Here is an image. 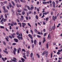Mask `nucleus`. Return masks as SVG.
<instances>
[{"label":"nucleus","instance_id":"nucleus-1","mask_svg":"<svg viewBox=\"0 0 62 62\" xmlns=\"http://www.w3.org/2000/svg\"><path fill=\"white\" fill-rule=\"evenodd\" d=\"M59 15V13H58L57 15V16H55L54 17V16H53L52 17V20L54 21H55V20H56L57 19V17H58Z\"/></svg>","mask_w":62,"mask_h":62},{"label":"nucleus","instance_id":"nucleus-2","mask_svg":"<svg viewBox=\"0 0 62 62\" xmlns=\"http://www.w3.org/2000/svg\"><path fill=\"white\" fill-rule=\"evenodd\" d=\"M13 59H11V60L13 62H17V61H16V58L15 57H13Z\"/></svg>","mask_w":62,"mask_h":62},{"label":"nucleus","instance_id":"nucleus-3","mask_svg":"<svg viewBox=\"0 0 62 62\" xmlns=\"http://www.w3.org/2000/svg\"><path fill=\"white\" fill-rule=\"evenodd\" d=\"M47 38L49 39V40H50L51 39V36L49 34H48V35Z\"/></svg>","mask_w":62,"mask_h":62},{"label":"nucleus","instance_id":"nucleus-4","mask_svg":"<svg viewBox=\"0 0 62 62\" xmlns=\"http://www.w3.org/2000/svg\"><path fill=\"white\" fill-rule=\"evenodd\" d=\"M52 4L53 5V6L54 7V8H56V7L55 6V2H54V1H53L52 2Z\"/></svg>","mask_w":62,"mask_h":62},{"label":"nucleus","instance_id":"nucleus-5","mask_svg":"<svg viewBox=\"0 0 62 62\" xmlns=\"http://www.w3.org/2000/svg\"><path fill=\"white\" fill-rule=\"evenodd\" d=\"M22 24L23 27H24L26 25V23H22Z\"/></svg>","mask_w":62,"mask_h":62},{"label":"nucleus","instance_id":"nucleus-6","mask_svg":"<svg viewBox=\"0 0 62 62\" xmlns=\"http://www.w3.org/2000/svg\"><path fill=\"white\" fill-rule=\"evenodd\" d=\"M14 40L15 41V42H18V39L15 38L14 39Z\"/></svg>","mask_w":62,"mask_h":62},{"label":"nucleus","instance_id":"nucleus-7","mask_svg":"<svg viewBox=\"0 0 62 62\" xmlns=\"http://www.w3.org/2000/svg\"><path fill=\"white\" fill-rule=\"evenodd\" d=\"M15 35V33H14L13 34H12L11 35V36H12V38H15V37H14V35Z\"/></svg>","mask_w":62,"mask_h":62},{"label":"nucleus","instance_id":"nucleus-8","mask_svg":"<svg viewBox=\"0 0 62 62\" xmlns=\"http://www.w3.org/2000/svg\"><path fill=\"white\" fill-rule=\"evenodd\" d=\"M48 52H46L45 56L46 57H47L48 56Z\"/></svg>","mask_w":62,"mask_h":62},{"label":"nucleus","instance_id":"nucleus-9","mask_svg":"<svg viewBox=\"0 0 62 62\" xmlns=\"http://www.w3.org/2000/svg\"><path fill=\"white\" fill-rule=\"evenodd\" d=\"M43 40L42 41L43 43H44V42H45V37H44L43 38Z\"/></svg>","mask_w":62,"mask_h":62},{"label":"nucleus","instance_id":"nucleus-10","mask_svg":"<svg viewBox=\"0 0 62 62\" xmlns=\"http://www.w3.org/2000/svg\"><path fill=\"white\" fill-rule=\"evenodd\" d=\"M28 36H29L31 39H33V37H32V36H31V35L30 34H29L28 35Z\"/></svg>","mask_w":62,"mask_h":62},{"label":"nucleus","instance_id":"nucleus-11","mask_svg":"<svg viewBox=\"0 0 62 62\" xmlns=\"http://www.w3.org/2000/svg\"><path fill=\"white\" fill-rule=\"evenodd\" d=\"M21 59L22 62H24L25 61V60L23 58H21Z\"/></svg>","mask_w":62,"mask_h":62},{"label":"nucleus","instance_id":"nucleus-12","mask_svg":"<svg viewBox=\"0 0 62 62\" xmlns=\"http://www.w3.org/2000/svg\"><path fill=\"white\" fill-rule=\"evenodd\" d=\"M23 16L22 15L21 16V18H20V20H23Z\"/></svg>","mask_w":62,"mask_h":62},{"label":"nucleus","instance_id":"nucleus-13","mask_svg":"<svg viewBox=\"0 0 62 62\" xmlns=\"http://www.w3.org/2000/svg\"><path fill=\"white\" fill-rule=\"evenodd\" d=\"M3 52L4 53H5L6 54H8V52L7 51H6L5 50H3Z\"/></svg>","mask_w":62,"mask_h":62},{"label":"nucleus","instance_id":"nucleus-14","mask_svg":"<svg viewBox=\"0 0 62 62\" xmlns=\"http://www.w3.org/2000/svg\"><path fill=\"white\" fill-rule=\"evenodd\" d=\"M32 7H31L30 8V10H33V9H34V7H33V6H32Z\"/></svg>","mask_w":62,"mask_h":62},{"label":"nucleus","instance_id":"nucleus-15","mask_svg":"<svg viewBox=\"0 0 62 62\" xmlns=\"http://www.w3.org/2000/svg\"><path fill=\"white\" fill-rule=\"evenodd\" d=\"M36 42H37V40L36 39H35L34 41V45H36Z\"/></svg>","mask_w":62,"mask_h":62},{"label":"nucleus","instance_id":"nucleus-16","mask_svg":"<svg viewBox=\"0 0 62 62\" xmlns=\"http://www.w3.org/2000/svg\"><path fill=\"white\" fill-rule=\"evenodd\" d=\"M46 51H44L43 53L42 54V55H43L45 54V53H46Z\"/></svg>","mask_w":62,"mask_h":62},{"label":"nucleus","instance_id":"nucleus-17","mask_svg":"<svg viewBox=\"0 0 62 62\" xmlns=\"http://www.w3.org/2000/svg\"><path fill=\"white\" fill-rule=\"evenodd\" d=\"M55 24H54V26H53V30H54V29H55Z\"/></svg>","mask_w":62,"mask_h":62},{"label":"nucleus","instance_id":"nucleus-18","mask_svg":"<svg viewBox=\"0 0 62 62\" xmlns=\"http://www.w3.org/2000/svg\"><path fill=\"white\" fill-rule=\"evenodd\" d=\"M22 15H24L25 14V11H23L22 12Z\"/></svg>","mask_w":62,"mask_h":62},{"label":"nucleus","instance_id":"nucleus-19","mask_svg":"<svg viewBox=\"0 0 62 62\" xmlns=\"http://www.w3.org/2000/svg\"><path fill=\"white\" fill-rule=\"evenodd\" d=\"M45 20L46 21V22H47V21H48V20H49V17H46V18Z\"/></svg>","mask_w":62,"mask_h":62},{"label":"nucleus","instance_id":"nucleus-20","mask_svg":"<svg viewBox=\"0 0 62 62\" xmlns=\"http://www.w3.org/2000/svg\"><path fill=\"white\" fill-rule=\"evenodd\" d=\"M18 24L19 25H20V27H21L22 26V24H21V23L20 22L19 23H18Z\"/></svg>","mask_w":62,"mask_h":62},{"label":"nucleus","instance_id":"nucleus-21","mask_svg":"<svg viewBox=\"0 0 62 62\" xmlns=\"http://www.w3.org/2000/svg\"><path fill=\"white\" fill-rule=\"evenodd\" d=\"M33 53H31L30 55H31V58L32 57V56H33Z\"/></svg>","mask_w":62,"mask_h":62},{"label":"nucleus","instance_id":"nucleus-22","mask_svg":"<svg viewBox=\"0 0 62 62\" xmlns=\"http://www.w3.org/2000/svg\"><path fill=\"white\" fill-rule=\"evenodd\" d=\"M9 6L10 8H11V6H12V5H11V3H9Z\"/></svg>","mask_w":62,"mask_h":62},{"label":"nucleus","instance_id":"nucleus-23","mask_svg":"<svg viewBox=\"0 0 62 62\" xmlns=\"http://www.w3.org/2000/svg\"><path fill=\"white\" fill-rule=\"evenodd\" d=\"M4 10V12L5 13H6V12H8V10Z\"/></svg>","mask_w":62,"mask_h":62},{"label":"nucleus","instance_id":"nucleus-24","mask_svg":"<svg viewBox=\"0 0 62 62\" xmlns=\"http://www.w3.org/2000/svg\"><path fill=\"white\" fill-rule=\"evenodd\" d=\"M17 11L18 13H20V12H21L22 11V10H17Z\"/></svg>","mask_w":62,"mask_h":62},{"label":"nucleus","instance_id":"nucleus-25","mask_svg":"<svg viewBox=\"0 0 62 62\" xmlns=\"http://www.w3.org/2000/svg\"><path fill=\"white\" fill-rule=\"evenodd\" d=\"M47 33H44V35L43 36V37H45V36H46V35H47Z\"/></svg>","mask_w":62,"mask_h":62},{"label":"nucleus","instance_id":"nucleus-26","mask_svg":"<svg viewBox=\"0 0 62 62\" xmlns=\"http://www.w3.org/2000/svg\"><path fill=\"white\" fill-rule=\"evenodd\" d=\"M36 54L38 58H40V56H39V54Z\"/></svg>","mask_w":62,"mask_h":62},{"label":"nucleus","instance_id":"nucleus-27","mask_svg":"<svg viewBox=\"0 0 62 62\" xmlns=\"http://www.w3.org/2000/svg\"><path fill=\"white\" fill-rule=\"evenodd\" d=\"M27 7L28 9L29 10H30V7H29V6H27Z\"/></svg>","mask_w":62,"mask_h":62},{"label":"nucleus","instance_id":"nucleus-28","mask_svg":"<svg viewBox=\"0 0 62 62\" xmlns=\"http://www.w3.org/2000/svg\"><path fill=\"white\" fill-rule=\"evenodd\" d=\"M3 43L4 44V45H6V42H5L3 41Z\"/></svg>","mask_w":62,"mask_h":62},{"label":"nucleus","instance_id":"nucleus-29","mask_svg":"<svg viewBox=\"0 0 62 62\" xmlns=\"http://www.w3.org/2000/svg\"><path fill=\"white\" fill-rule=\"evenodd\" d=\"M28 25H29V26L30 27H31V25H30V24L29 23H28Z\"/></svg>","mask_w":62,"mask_h":62},{"label":"nucleus","instance_id":"nucleus-30","mask_svg":"<svg viewBox=\"0 0 62 62\" xmlns=\"http://www.w3.org/2000/svg\"><path fill=\"white\" fill-rule=\"evenodd\" d=\"M17 38L19 39V40H20L21 39V37L19 36H17Z\"/></svg>","mask_w":62,"mask_h":62},{"label":"nucleus","instance_id":"nucleus-31","mask_svg":"<svg viewBox=\"0 0 62 62\" xmlns=\"http://www.w3.org/2000/svg\"><path fill=\"white\" fill-rule=\"evenodd\" d=\"M2 8L4 10L6 9V8L5 7V6H4L2 7Z\"/></svg>","mask_w":62,"mask_h":62},{"label":"nucleus","instance_id":"nucleus-32","mask_svg":"<svg viewBox=\"0 0 62 62\" xmlns=\"http://www.w3.org/2000/svg\"><path fill=\"white\" fill-rule=\"evenodd\" d=\"M46 48H49V47L48 46V44L47 43L46 44Z\"/></svg>","mask_w":62,"mask_h":62},{"label":"nucleus","instance_id":"nucleus-33","mask_svg":"<svg viewBox=\"0 0 62 62\" xmlns=\"http://www.w3.org/2000/svg\"><path fill=\"white\" fill-rule=\"evenodd\" d=\"M35 17L36 19H37V20H38V16H37V15H36V16Z\"/></svg>","mask_w":62,"mask_h":62},{"label":"nucleus","instance_id":"nucleus-34","mask_svg":"<svg viewBox=\"0 0 62 62\" xmlns=\"http://www.w3.org/2000/svg\"><path fill=\"white\" fill-rule=\"evenodd\" d=\"M37 37L38 38H41V36H39V35H37Z\"/></svg>","mask_w":62,"mask_h":62},{"label":"nucleus","instance_id":"nucleus-35","mask_svg":"<svg viewBox=\"0 0 62 62\" xmlns=\"http://www.w3.org/2000/svg\"><path fill=\"white\" fill-rule=\"evenodd\" d=\"M9 38H10V39H12V37L11 35L9 36Z\"/></svg>","mask_w":62,"mask_h":62},{"label":"nucleus","instance_id":"nucleus-36","mask_svg":"<svg viewBox=\"0 0 62 62\" xmlns=\"http://www.w3.org/2000/svg\"><path fill=\"white\" fill-rule=\"evenodd\" d=\"M30 31L32 34L33 35V31L32 30H31Z\"/></svg>","mask_w":62,"mask_h":62},{"label":"nucleus","instance_id":"nucleus-37","mask_svg":"<svg viewBox=\"0 0 62 62\" xmlns=\"http://www.w3.org/2000/svg\"><path fill=\"white\" fill-rule=\"evenodd\" d=\"M23 57L25 59H27V58L26 57H25V56H23Z\"/></svg>","mask_w":62,"mask_h":62},{"label":"nucleus","instance_id":"nucleus-38","mask_svg":"<svg viewBox=\"0 0 62 62\" xmlns=\"http://www.w3.org/2000/svg\"><path fill=\"white\" fill-rule=\"evenodd\" d=\"M43 4H47V2H43Z\"/></svg>","mask_w":62,"mask_h":62},{"label":"nucleus","instance_id":"nucleus-39","mask_svg":"<svg viewBox=\"0 0 62 62\" xmlns=\"http://www.w3.org/2000/svg\"><path fill=\"white\" fill-rule=\"evenodd\" d=\"M7 19H4V20H3V22H6L7 21Z\"/></svg>","mask_w":62,"mask_h":62},{"label":"nucleus","instance_id":"nucleus-40","mask_svg":"<svg viewBox=\"0 0 62 62\" xmlns=\"http://www.w3.org/2000/svg\"><path fill=\"white\" fill-rule=\"evenodd\" d=\"M22 51H23V52H26L25 50H24V49H22Z\"/></svg>","mask_w":62,"mask_h":62},{"label":"nucleus","instance_id":"nucleus-41","mask_svg":"<svg viewBox=\"0 0 62 62\" xmlns=\"http://www.w3.org/2000/svg\"><path fill=\"white\" fill-rule=\"evenodd\" d=\"M34 31H35V33H37V32H38L37 30L36 29H35L34 30Z\"/></svg>","mask_w":62,"mask_h":62},{"label":"nucleus","instance_id":"nucleus-42","mask_svg":"<svg viewBox=\"0 0 62 62\" xmlns=\"http://www.w3.org/2000/svg\"><path fill=\"white\" fill-rule=\"evenodd\" d=\"M2 60L3 61H4V62H5V59H4V58H2Z\"/></svg>","mask_w":62,"mask_h":62},{"label":"nucleus","instance_id":"nucleus-43","mask_svg":"<svg viewBox=\"0 0 62 62\" xmlns=\"http://www.w3.org/2000/svg\"><path fill=\"white\" fill-rule=\"evenodd\" d=\"M5 39L8 42V41H9V40H8V38H7V37L5 38Z\"/></svg>","mask_w":62,"mask_h":62},{"label":"nucleus","instance_id":"nucleus-44","mask_svg":"<svg viewBox=\"0 0 62 62\" xmlns=\"http://www.w3.org/2000/svg\"><path fill=\"white\" fill-rule=\"evenodd\" d=\"M14 51H15V52H17V49H16V48H14Z\"/></svg>","mask_w":62,"mask_h":62},{"label":"nucleus","instance_id":"nucleus-45","mask_svg":"<svg viewBox=\"0 0 62 62\" xmlns=\"http://www.w3.org/2000/svg\"><path fill=\"white\" fill-rule=\"evenodd\" d=\"M5 17L6 19H7V14H5Z\"/></svg>","mask_w":62,"mask_h":62},{"label":"nucleus","instance_id":"nucleus-46","mask_svg":"<svg viewBox=\"0 0 62 62\" xmlns=\"http://www.w3.org/2000/svg\"><path fill=\"white\" fill-rule=\"evenodd\" d=\"M32 48H34V45L32 44Z\"/></svg>","mask_w":62,"mask_h":62},{"label":"nucleus","instance_id":"nucleus-47","mask_svg":"<svg viewBox=\"0 0 62 62\" xmlns=\"http://www.w3.org/2000/svg\"><path fill=\"white\" fill-rule=\"evenodd\" d=\"M8 44H9V45H11L12 44H11V42H8Z\"/></svg>","mask_w":62,"mask_h":62},{"label":"nucleus","instance_id":"nucleus-48","mask_svg":"<svg viewBox=\"0 0 62 62\" xmlns=\"http://www.w3.org/2000/svg\"><path fill=\"white\" fill-rule=\"evenodd\" d=\"M0 28H4V27L3 26H0Z\"/></svg>","mask_w":62,"mask_h":62},{"label":"nucleus","instance_id":"nucleus-49","mask_svg":"<svg viewBox=\"0 0 62 62\" xmlns=\"http://www.w3.org/2000/svg\"><path fill=\"white\" fill-rule=\"evenodd\" d=\"M13 45H16V43H14L12 44Z\"/></svg>","mask_w":62,"mask_h":62},{"label":"nucleus","instance_id":"nucleus-50","mask_svg":"<svg viewBox=\"0 0 62 62\" xmlns=\"http://www.w3.org/2000/svg\"><path fill=\"white\" fill-rule=\"evenodd\" d=\"M3 3L4 4H6V3H7V1H5L3 2Z\"/></svg>","mask_w":62,"mask_h":62},{"label":"nucleus","instance_id":"nucleus-51","mask_svg":"<svg viewBox=\"0 0 62 62\" xmlns=\"http://www.w3.org/2000/svg\"><path fill=\"white\" fill-rule=\"evenodd\" d=\"M13 52L14 54H15H15H16V53L15 52V51L14 50L13 51Z\"/></svg>","mask_w":62,"mask_h":62},{"label":"nucleus","instance_id":"nucleus-52","mask_svg":"<svg viewBox=\"0 0 62 62\" xmlns=\"http://www.w3.org/2000/svg\"><path fill=\"white\" fill-rule=\"evenodd\" d=\"M51 9L52 10H53V11H55V9L54 8H52Z\"/></svg>","mask_w":62,"mask_h":62},{"label":"nucleus","instance_id":"nucleus-53","mask_svg":"<svg viewBox=\"0 0 62 62\" xmlns=\"http://www.w3.org/2000/svg\"><path fill=\"white\" fill-rule=\"evenodd\" d=\"M26 53H27V54H29V52L28 51H26Z\"/></svg>","mask_w":62,"mask_h":62},{"label":"nucleus","instance_id":"nucleus-54","mask_svg":"<svg viewBox=\"0 0 62 62\" xmlns=\"http://www.w3.org/2000/svg\"><path fill=\"white\" fill-rule=\"evenodd\" d=\"M51 58L53 57V52H52L51 54Z\"/></svg>","mask_w":62,"mask_h":62},{"label":"nucleus","instance_id":"nucleus-55","mask_svg":"<svg viewBox=\"0 0 62 62\" xmlns=\"http://www.w3.org/2000/svg\"><path fill=\"white\" fill-rule=\"evenodd\" d=\"M16 21L17 22H18V23L20 22V21L19 20V19H17Z\"/></svg>","mask_w":62,"mask_h":62},{"label":"nucleus","instance_id":"nucleus-56","mask_svg":"<svg viewBox=\"0 0 62 62\" xmlns=\"http://www.w3.org/2000/svg\"><path fill=\"white\" fill-rule=\"evenodd\" d=\"M2 57V55L1 54H0V58H1Z\"/></svg>","mask_w":62,"mask_h":62},{"label":"nucleus","instance_id":"nucleus-57","mask_svg":"<svg viewBox=\"0 0 62 62\" xmlns=\"http://www.w3.org/2000/svg\"><path fill=\"white\" fill-rule=\"evenodd\" d=\"M16 35H19V32H16Z\"/></svg>","mask_w":62,"mask_h":62},{"label":"nucleus","instance_id":"nucleus-58","mask_svg":"<svg viewBox=\"0 0 62 62\" xmlns=\"http://www.w3.org/2000/svg\"><path fill=\"white\" fill-rule=\"evenodd\" d=\"M55 2L56 3H57V4H58V1L57 0H56L55 1Z\"/></svg>","mask_w":62,"mask_h":62},{"label":"nucleus","instance_id":"nucleus-59","mask_svg":"<svg viewBox=\"0 0 62 62\" xmlns=\"http://www.w3.org/2000/svg\"><path fill=\"white\" fill-rule=\"evenodd\" d=\"M17 53H20V51H19V50L17 49Z\"/></svg>","mask_w":62,"mask_h":62},{"label":"nucleus","instance_id":"nucleus-60","mask_svg":"<svg viewBox=\"0 0 62 62\" xmlns=\"http://www.w3.org/2000/svg\"><path fill=\"white\" fill-rule=\"evenodd\" d=\"M0 17L1 18H3V17H4V16L3 15H1V16H0Z\"/></svg>","mask_w":62,"mask_h":62},{"label":"nucleus","instance_id":"nucleus-61","mask_svg":"<svg viewBox=\"0 0 62 62\" xmlns=\"http://www.w3.org/2000/svg\"><path fill=\"white\" fill-rule=\"evenodd\" d=\"M26 33L27 34H28V33L29 32V31H28L27 30V31H26Z\"/></svg>","mask_w":62,"mask_h":62},{"label":"nucleus","instance_id":"nucleus-62","mask_svg":"<svg viewBox=\"0 0 62 62\" xmlns=\"http://www.w3.org/2000/svg\"><path fill=\"white\" fill-rule=\"evenodd\" d=\"M38 34H39V35H40V33L39 32H38Z\"/></svg>","mask_w":62,"mask_h":62},{"label":"nucleus","instance_id":"nucleus-63","mask_svg":"<svg viewBox=\"0 0 62 62\" xmlns=\"http://www.w3.org/2000/svg\"><path fill=\"white\" fill-rule=\"evenodd\" d=\"M57 54H60V53L59 52H58L57 53Z\"/></svg>","mask_w":62,"mask_h":62},{"label":"nucleus","instance_id":"nucleus-64","mask_svg":"<svg viewBox=\"0 0 62 62\" xmlns=\"http://www.w3.org/2000/svg\"><path fill=\"white\" fill-rule=\"evenodd\" d=\"M14 25H17V23H14Z\"/></svg>","mask_w":62,"mask_h":62}]
</instances>
